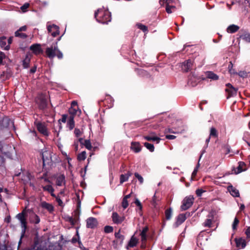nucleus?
Returning a JSON list of instances; mask_svg holds the SVG:
<instances>
[{"label":"nucleus","mask_w":250,"mask_h":250,"mask_svg":"<svg viewBox=\"0 0 250 250\" xmlns=\"http://www.w3.org/2000/svg\"><path fill=\"white\" fill-rule=\"evenodd\" d=\"M95 18L97 21L103 24H107L111 21V13L104 8H100L95 12Z\"/></svg>","instance_id":"f257e3e1"},{"label":"nucleus","mask_w":250,"mask_h":250,"mask_svg":"<svg viewBox=\"0 0 250 250\" xmlns=\"http://www.w3.org/2000/svg\"><path fill=\"white\" fill-rule=\"evenodd\" d=\"M62 122V117L58 121V125L54 127V141L57 144L58 146L62 151V146L61 142V136H60V133L62 130L61 122Z\"/></svg>","instance_id":"f03ea898"},{"label":"nucleus","mask_w":250,"mask_h":250,"mask_svg":"<svg viewBox=\"0 0 250 250\" xmlns=\"http://www.w3.org/2000/svg\"><path fill=\"white\" fill-rule=\"evenodd\" d=\"M26 216L27 213L26 209H24L21 212L18 213L16 216V218L20 221L21 223V226L22 229V235H24L26 229L27 228Z\"/></svg>","instance_id":"7ed1b4c3"},{"label":"nucleus","mask_w":250,"mask_h":250,"mask_svg":"<svg viewBox=\"0 0 250 250\" xmlns=\"http://www.w3.org/2000/svg\"><path fill=\"white\" fill-rule=\"evenodd\" d=\"M45 52L47 56L49 58H53L56 55L59 58H61L62 57L61 52L58 49V47L56 45L47 47Z\"/></svg>","instance_id":"20e7f679"},{"label":"nucleus","mask_w":250,"mask_h":250,"mask_svg":"<svg viewBox=\"0 0 250 250\" xmlns=\"http://www.w3.org/2000/svg\"><path fill=\"white\" fill-rule=\"evenodd\" d=\"M73 116L63 114V123H66V128L71 130L75 127V122Z\"/></svg>","instance_id":"39448f33"},{"label":"nucleus","mask_w":250,"mask_h":250,"mask_svg":"<svg viewBox=\"0 0 250 250\" xmlns=\"http://www.w3.org/2000/svg\"><path fill=\"white\" fill-rule=\"evenodd\" d=\"M39 108L41 109L45 110L47 108V100L45 96L42 94L39 95L36 100Z\"/></svg>","instance_id":"423d86ee"},{"label":"nucleus","mask_w":250,"mask_h":250,"mask_svg":"<svg viewBox=\"0 0 250 250\" xmlns=\"http://www.w3.org/2000/svg\"><path fill=\"white\" fill-rule=\"evenodd\" d=\"M193 200L192 197H186L182 201L181 209L183 211L189 208L192 205Z\"/></svg>","instance_id":"0eeeda50"},{"label":"nucleus","mask_w":250,"mask_h":250,"mask_svg":"<svg viewBox=\"0 0 250 250\" xmlns=\"http://www.w3.org/2000/svg\"><path fill=\"white\" fill-rule=\"evenodd\" d=\"M47 28L48 32L54 37H56L59 34V27L55 24H51L48 22L47 23Z\"/></svg>","instance_id":"6e6552de"},{"label":"nucleus","mask_w":250,"mask_h":250,"mask_svg":"<svg viewBox=\"0 0 250 250\" xmlns=\"http://www.w3.org/2000/svg\"><path fill=\"white\" fill-rule=\"evenodd\" d=\"M227 88L226 89V92L228 93V96L227 99L231 97L235 96L237 94V89L234 88L230 83H228L226 84Z\"/></svg>","instance_id":"1a4fd4ad"},{"label":"nucleus","mask_w":250,"mask_h":250,"mask_svg":"<svg viewBox=\"0 0 250 250\" xmlns=\"http://www.w3.org/2000/svg\"><path fill=\"white\" fill-rule=\"evenodd\" d=\"M97 220L94 217H89L86 220V227L87 228L94 229L98 226Z\"/></svg>","instance_id":"9d476101"},{"label":"nucleus","mask_w":250,"mask_h":250,"mask_svg":"<svg viewBox=\"0 0 250 250\" xmlns=\"http://www.w3.org/2000/svg\"><path fill=\"white\" fill-rule=\"evenodd\" d=\"M111 217L113 223L116 224H121L125 219V217L124 216H120L116 212H113L112 213Z\"/></svg>","instance_id":"9b49d317"},{"label":"nucleus","mask_w":250,"mask_h":250,"mask_svg":"<svg viewBox=\"0 0 250 250\" xmlns=\"http://www.w3.org/2000/svg\"><path fill=\"white\" fill-rule=\"evenodd\" d=\"M30 49L36 55L42 54L43 52V50L41 48V45L39 43H35L32 44L30 46Z\"/></svg>","instance_id":"f8f14e48"},{"label":"nucleus","mask_w":250,"mask_h":250,"mask_svg":"<svg viewBox=\"0 0 250 250\" xmlns=\"http://www.w3.org/2000/svg\"><path fill=\"white\" fill-rule=\"evenodd\" d=\"M38 131L44 136H48V132L47 128L44 124L38 122L36 124Z\"/></svg>","instance_id":"ddd939ff"},{"label":"nucleus","mask_w":250,"mask_h":250,"mask_svg":"<svg viewBox=\"0 0 250 250\" xmlns=\"http://www.w3.org/2000/svg\"><path fill=\"white\" fill-rule=\"evenodd\" d=\"M193 66V62L190 60H188L182 63L181 65L182 69L185 72H188Z\"/></svg>","instance_id":"4468645a"},{"label":"nucleus","mask_w":250,"mask_h":250,"mask_svg":"<svg viewBox=\"0 0 250 250\" xmlns=\"http://www.w3.org/2000/svg\"><path fill=\"white\" fill-rule=\"evenodd\" d=\"M78 229H79V227H77L76 228V235L72 238V239L71 240V242L73 244H75L77 242H78L79 246V248L81 249H83V248H82L83 245H82V243H81V242L80 241V236L79 234Z\"/></svg>","instance_id":"2eb2a0df"},{"label":"nucleus","mask_w":250,"mask_h":250,"mask_svg":"<svg viewBox=\"0 0 250 250\" xmlns=\"http://www.w3.org/2000/svg\"><path fill=\"white\" fill-rule=\"evenodd\" d=\"M236 245L237 248L239 249H244L246 246V242L245 239L243 238H235Z\"/></svg>","instance_id":"dca6fc26"},{"label":"nucleus","mask_w":250,"mask_h":250,"mask_svg":"<svg viewBox=\"0 0 250 250\" xmlns=\"http://www.w3.org/2000/svg\"><path fill=\"white\" fill-rule=\"evenodd\" d=\"M190 213L189 212H186V213H182L179 214L177 218L176 223L178 225L182 224L187 219V217L189 216Z\"/></svg>","instance_id":"f3484780"},{"label":"nucleus","mask_w":250,"mask_h":250,"mask_svg":"<svg viewBox=\"0 0 250 250\" xmlns=\"http://www.w3.org/2000/svg\"><path fill=\"white\" fill-rule=\"evenodd\" d=\"M130 148L135 153H138L141 150L142 147L138 142H132L131 143Z\"/></svg>","instance_id":"a211bd4d"},{"label":"nucleus","mask_w":250,"mask_h":250,"mask_svg":"<svg viewBox=\"0 0 250 250\" xmlns=\"http://www.w3.org/2000/svg\"><path fill=\"white\" fill-rule=\"evenodd\" d=\"M246 170L247 166L246 164L243 162H239L238 163V166L237 167V170H235L234 173L236 174H237Z\"/></svg>","instance_id":"6ab92c4d"},{"label":"nucleus","mask_w":250,"mask_h":250,"mask_svg":"<svg viewBox=\"0 0 250 250\" xmlns=\"http://www.w3.org/2000/svg\"><path fill=\"white\" fill-rule=\"evenodd\" d=\"M138 240L137 238H136L134 235H133L129 241L127 245L126 246V249H128L129 248H132L136 246L138 243Z\"/></svg>","instance_id":"aec40b11"},{"label":"nucleus","mask_w":250,"mask_h":250,"mask_svg":"<svg viewBox=\"0 0 250 250\" xmlns=\"http://www.w3.org/2000/svg\"><path fill=\"white\" fill-rule=\"evenodd\" d=\"M213 218V215L209 214L208 216V218L206 219L205 222L203 223V226L205 227L210 228L211 227Z\"/></svg>","instance_id":"412c9836"},{"label":"nucleus","mask_w":250,"mask_h":250,"mask_svg":"<svg viewBox=\"0 0 250 250\" xmlns=\"http://www.w3.org/2000/svg\"><path fill=\"white\" fill-rule=\"evenodd\" d=\"M63 220L65 222H68L70 223V226L68 227V229L73 227L77 222V221L75 219H74L72 217L68 216H65L64 217H63Z\"/></svg>","instance_id":"4be33fe9"},{"label":"nucleus","mask_w":250,"mask_h":250,"mask_svg":"<svg viewBox=\"0 0 250 250\" xmlns=\"http://www.w3.org/2000/svg\"><path fill=\"white\" fill-rule=\"evenodd\" d=\"M30 221L31 223L38 224L40 222V218L38 215L33 213L30 217Z\"/></svg>","instance_id":"5701e85b"},{"label":"nucleus","mask_w":250,"mask_h":250,"mask_svg":"<svg viewBox=\"0 0 250 250\" xmlns=\"http://www.w3.org/2000/svg\"><path fill=\"white\" fill-rule=\"evenodd\" d=\"M239 29V27L235 24H231L229 26L227 29L228 33H233L237 32Z\"/></svg>","instance_id":"b1692460"},{"label":"nucleus","mask_w":250,"mask_h":250,"mask_svg":"<svg viewBox=\"0 0 250 250\" xmlns=\"http://www.w3.org/2000/svg\"><path fill=\"white\" fill-rule=\"evenodd\" d=\"M228 190L232 196L234 197H238L239 196V191L232 186H229Z\"/></svg>","instance_id":"393cba45"},{"label":"nucleus","mask_w":250,"mask_h":250,"mask_svg":"<svg viewBox=\"0 0 250 250\" xmlns=\"http://www.w3.org/2000/svg\"><path fill=\"white\" fill-rule=\"evenodd\" d=\"M0 45L2 48H3L6 50L9 49V45L6 44V38L4 37L0 38Z\"/></svg>","instance_id":"a878e982"},{"label":"nucleus","mask_w":250,"mask_h":250,"mask_svg":"<svg viewBox=\"0 0 250 250\" xmlns=\"http://www.w3.org/2000/svg\"><path fill=\"white\" fill-rule=\"evenodd\" d=\"M41 206L42 208L46 209L49 212H52L54 209V208L51 204L47 203L45 202H42Z\"/></svg>","instance_id":"bb28decb"},{"label":"nucleus","mask_w":250,"mask_h":250,"mask_svg":"<svg viewBox=\"0 0 250 250\" xmlns=\"http://www.w3.org/2000/svg\"><path fill=\"white\" fill-rule=\"evenodd\" d=\"M207 78L212 80H217L219 77L212 71H208L206 73Z\"/></svg>","instance_id":"cd10ccee"},{"label":"nucleus","mask_w":250,"mask_h":250,"mask_svg":"<svg viewBox=\"0 0 250 250\" xmlns=\"http://www.w3.org/2000/svg\"><path fill=\"white\" fill-rule=\"evenodd\" d=\"M144 139L148 141H156L157 143H159L161 140L160 138L152 135L151 134L149 136H144Z\"/></svg>","instance_id":"c85d7f7f"},{"label":"nucleus","mask_w":250,"mask_h":250,"mask_svg":"<svg viewBox=\"0 0 250 250\" xmlns=\"http://www.w3.org/2000/svg\"><path fill=\"white\" fill-rule=\"evenodd\" d=\"M239 38L247 42L250 43V33L245 32L240 35Z\"/></svg>","instance_id":"c756f323"},{"label":"nucleus","mask_w":250,"mask_h":250,"mask_svg":"<svg viewBox=\"0 0 250 250\" xmlns=\"http://www.w3.org/2000/svg\"><path fill=\"white\" fill-rule=\"evenodd\" d=\"M141 239L142 241L141 247L142 248H145V247L144 246V243L146 242L147 240V235L146 233H144L141 232L140 233Z\"/></svg>","instance_id":"7c9ffc66"},{"label":"nucleus","mask_w":250,"mask_h":250,"mask_svg":"<svg viewBox=\"0 0 250 250\" xmlns=\"http://www.w3.org/2000/svg\"><path fill=\"white\" fill-rule=\"evenodd\" d=\"M30 58L28 56H26L22 61L23 67L24 68H27L29 66Z\"/></svg>","instance_id":"2f4dec72"},{"label":"nucleus","mask_w":250,"mask_h":250,"mask_svg":"<svg viewBox=\"0 0 250 250\" xmlns=\"http://www.w3.org/2000/svg\"><path fill=\"white\" fill-rule=\"evenodd\" d=\"M188 84L192 87L195 86L197 84L196 79L195 77H191L188 82Z\"/></svg>","instance_id":"473e14b6"},{"label":"nucleus","mask_w":250,"mask_h":250,"mask_svg":"<svg viewBox=\"0 0 250 250\" xmlns=\"http://www.w3.org/2000/svg\"><path fill=\"white\" fill-rule=\"evenodd\" d=\"M209 136L211 137H215V138L217 137V136H218L217 131L214 127H211L210 130Z\"/></svg>","instance_id":"72a5a7b5"},{"label":"nucleus","mask_w":250,"mask_h":250,"mask_svg":"<svg viewBox=\"0 0 250 250\" xmlns=\"http://www.w3.org/2000/svg\"><path fill=\"white\" fill-rule=\"evenodd\" d=\"M166 218L167 220H170L172 216V209L169 208L165 211Z\"/></svg>","instance_id":"f704fd0d"},{"label":"nucleus","mask_w":250,"mask_h":250,"mask_svg":"<svg viewBox=\"0 0 250 250\" xmlns=\"http://www.w3.org/2000/svg\"><path fill=\"white\" fill-rule=\"evenodd\" d=\"M15 35L16 37L21 38V39H25L27 37V35L25 33H21L19 31H17L15 33Z\"/></svg>","instance_id":"c9c22d12"},{"label":"nucleus","mask_w":250,"mask_h":250,"mask_svg":"<svg viewBox=\"0 0 250 250\" xmlns=\"http://www.w3.org/2000/svg\"><path fill=\"white\" fill-rule=\"evenodd\" d=\"M86 158V152L85 151H83L79 153L77 156V159L79 161L84 160Z\"/></svg>","instance_id":"e433bc0d"},{"label":"nucleus","mask_w":250,"mask_h":250,"mask_svg":"<svg viewBox=\"0 0 250 250\" xmlns=\"http://www.w3.org/2000/svg\"><path fill=\"white\" fill-rule=\"evenodd\" d=\"M78 108H75V107H73L70 106L68 109L69 113L70 114L69 116H73L74 117L77 113V111Z\"/></svg>","instance_id":"4c0bfd02"},{"label":"nucleus","mask_w":250,"mask_h":250,"mask_svg":"<svg viewBox=\"0 0 250 250\" xmlns=\"http://www.w3.org/2000/svg\"><path fill=\"white\" fill-rule=\"evenodd\" d=\"M144 146L146 147V148L148 149L150 152H153L154 150V146L153 145L148 143H145Z\"/></svg>","instance_id":"58836bf2"},{"label":"nucleus","mask_w":250,"mask_h":250,"mask_svg":"<svg viewBox=\"0 0 250 250\" xmlns=\"http://www.w3.org/2000/svg\"><path fill=\"white\" fill-rule=\"evenodd\" d=\"M136 26L139 28L140 30H142L144 32H146L147 31V27L146 26L142 24L141 23H137L136 24Z\"/></svg>","instance_id":"ea45409f"},{"label":"nucleus","mask_w":250,"mask_h":250,"mask_svg":"<svg viewBox=\"0 0 250 250\" xmlns=\"http://www.w3.org/2000/svg\"><path fill=\"white\" fill-rule=\"evenodd\" d=\"M83 145L85 147L89 150H90L92 148L90 141L89 140H85Z\"/></svg>","instance_id":"a19ab883"},{"label":"nucleus","mask_w":250,"mask_h":250,"mask_svg":"<svg viewBox=\"0 0 250 250\" xmlns=\"http://www.w3.org/2000/svg\"><path fill=\"white\" fill-rule=\"evenodd\" d=\"M128 178L127 177V176H126L125 174H121L120 175V184H122L124 182H126L128 180Z\"/></svg>","instance_id":"79ce46f5"},{"label":"nucleus","mask_w":250,"mask_h":250,"mask_svg":"<svg viewBox=\"0 0 250 250\" xmlns=\"http://www.w3.org/2000/svg\"><path fill=\"white\" fill-rule=\"evenodd\" d=\"M239 222V221L237 217H235L234 219V221H233V224L232 225V228L233 230H234L236 229L237 226L238 225Z\"/></svg>","instance_id":"37998d69"},{"label":"nucleus","mask_w":250,"mask_h":250,"mask_svg":"<svg viewBox=\"0 0 250 250\" xmlns=\"http://www.w3.org/2000/svg\"><path fill=\"white\" fill-rule=\"evenodd\" d=\"M104 231L105 233H110L113 231V228L110 226H106L104 228Z\"/></svg>","instance_id":"c03bdc74"},{"label":"nucleus","mask_w":250,"mask_h":250,"mask_svg":"<svg viewBox=\"0 0 250 250\" xmlns=\"http://www.w3.org/2000/svg\"><path fill=\"white\" fill-rule=\"evenodd\" d=\"M239 77L241 78H246L248 76V73L245 71H240L238 73H237V74Z\"/></svg>","instance_id":"a18cd8bd"},{"label":"nucleus","mask_w":250,"mask_h":250,"mask_svg":"<svg viewBox=\"0 0 250 250\" xmlns=\"http://www.w3.org/2000/svg\"><path fill=\"white\" fill-rule=\"evenodd\" d=\"M175 9V6H174L168 5V6H166V10L168 14H170L172 12V9Z\"/></svg>","instance_id":"49530a36"},{"label":"nucleus","mask_w":250,"mask_h":250,"mask_svg":"<svg viewBox=\"0 0 250 250\" xmlns=\"http://www.w3.org/2000/svg\"><path fill=\"white\" fill-rule=\"evenodd\" d=\"M115 236L116 238L120 239L121 241H123L124 239V237L120 233V231L119 230L118 232H116L115 233Z\"/></svg>","instance_id":"de8ad7c7"},{"label":"nucleus","mask_w":250,"mask_h":250,"mask_svg":"<svg viewBox=\"0 0 250 250\" xmlns=\"http://www.w3.org/2000/svg\"><path fill=\"white\" fill-rule=\"evenodd\" d=\"M206 191L205 190H203L202 188H198L196 190V194L197 196L200 197L202 196V194Z\"/></svg>","instance_id":"09e8293b"},{"label":"nucleus","mask_w":250,"mask_h":250,"mask_svg":"<svg viewBox=\"0 0 250 250\" xmlns=\"http://www.w3.org/2000/svg\"><path fill=\"white\" fill-rule=\"evenodd\" d=\"M134 175L136 178H137L140 182V184H142L144 182L143 178L139 173L136 172L134 173Z\"/></svg>","instance_id":"8fccbe9b"},{"label":"nucleus","mask_w":250,"mask_h":250,"mask_svg":"<svg viewBox=\"0 0 250 250\" xmlns=\"http://www.w3.org/2000/svg\"><path fill=\"white\" fill-rule=\"evenodd\" d=\"M29 6V4L28 3H25L21 7V9L23 12H25Z\"/></svg>","instance_id":"3c124183"},{"label":"nucleus","mask_w":250,"mask_h":250,"mask_svg":"<svg viewBox=\"0 0 250 250\" xmlns=\"http://www.w3.org/2000/svg\"><path fill=\"white\" fill-rule=\"evenodd\" d=\"M43 189L45 190L48 191L49 192L52 193V195H53L52 192L53 191V189L51 186L47 185L43 187Z\"/></svg>","instance_id":"603ef678"},{"label":"nucleus","mask_w":250,"mask_h":250,"mask_svg":"<svg viewBox=\"0 0 250 250\" xmlns=\"http://www.w3.org/2000/svg\"><path fill=\"white\" fill-rule=\"evenodd\" d=\"M205 233V231H201L199 234L198 235V236H197V244H198L200 241H201V240H202L203 239V234L204 233Z\"/></svg>","instance_id":"864d4df0"},{"label":"nucleus","mask_w":250,"mask_h":250,"mask_svg":"<svg viewBox=\"0 0 250 250\" xmlns=\"http://www.w3.org/2000/svg\"><path fill=\"white\" fill-rule=\"evenodd\" d=\"M134 203L136 204V205L139 207V209L140 210H142V206L141 203L140 202V201L139 200V199L138 198L135 199Z\"/></svg>","instance_id":"5fc2aeb1"},{"label":"nucleus","mask_w":250,"mask_h":250,"mask_svg":"<svg viewBox=\"0 0 250 250\" xmlns=\"http://www.w3.org/2000/svg\"><path fill=\"white\" fill-rule=\"evenodd\" d=\"M122 206L124 209H125L128 206L127 200L123 199L122 202Z\"/></svg>","instance_id":"6e6d98bb"},{"label":"nucleus","mask_w":250,"mask_h":250,"mask_svg":"<svg viewBox=\"0 0 250 250\" xmlns=\"http://www.w3.org/2000/svg\"><path fill=\"white\" fill-rule=\"evenodd\" d=\"M74 134L76 137H79L81 136L82 134V132L79 128H75L74 130Z\"/></svg>","instance_id":"4d7b16f0"},{"label":"nucleus","mask_w":250,"mask_h":250,"mask_svg":"<svg viewBox=\"0 0 250 250\" xmlns=\"http://www.w3.org/2000/svg\"><path fill=\"white\" fill-rule=\"evenodd\" d=\"M62 183V178L61 176H60L56 180V184L58 186H61Z\"/></svg>","instance_id":"13d9d810"},{"label":"nucleus","mask_w":250,"mask_h":250,"mask_svg":"<svg viewBox=\"0 0 250 250\" xmlns=\"http://www.w3.org/2000/svg\"><path fill=\"white\" fill-rule=\"evenodd\" d=\"M199 167V163H198V165L195 167L193 171L192 172V177H194V176H196V175L197 174V171H198V169Z\"/></svg>","instance_id":"bf43d9fd"},{"label":"nucleus","mask_w":250,"mask_h":250,"mask_svg":"<svg viewBox=\"0 0 250 250\" xmlns=\"http://www.w3.org/2000/svg\"><path fill=\"white\" fill-rule=\"evenodd\" d=\"M5 58V54L2 52H0V64H1L2 63V61Z\"/></svg>","instance_id":"052dcab7"},{"label":"nucleus","mask_w":250,"mask_h":250,"mask_svg":"<svg viewBox=\"0 0 250 250\" xmlns=\"http://www.w3.org/2000/svg\"><path fill=\"white\" fill-rule=\"evenodd\" d=\"M71 106L75 108H78L77 102L76 101H72L71 104Z\"/></svg>","instance_id":"680f3d73"},{"label":"nucleus","mask_w":250,"mask_h":250,"mask_svg":"<svg viewBox=\"0 0 250 250\" xmlns=\"http://www.w3.org/2000/svg\"><path fill=\"white\" fill-rule=\"evenodd\" d=\"M245 234L247 238H250V227H248L246 230Z\"/></svg>","instance_id":"e2e57ef3"},{"label":"nucleus","mask_w":250,"mask_h":250,"mask_svg":"<svg viewBox=\"0 0 250 250\" xmlns=\"http://www.w3.org/2000/svg\"><path fill=\"white\" fill-rule=\"evenodd\" d=\"M166 138L168 140H173L176 138V136L173 135H167Z\"/></svg>","instance_id":"0e129e2a"},{"label":"nucleus","mask_w":250,"mask_h":250,"mask_svg":"<svg viewBox=\"0 0 250 250\" xmlns=\"http://www.w3.org/2000/svg\"><path fill=\"white\" fill-rule=\"evenodd\" d=\"M27 29V26L26 25L20 27L17 31H19L20 32L25 31Z\"/></svg>","instance_id":"69168bd1"},{"label":"nucleus","mask_w":250,"mask_h":250,"mask_svg":"<svg viewBox=\"0 0 250 250\" xmlns=\"http://www.w3.org/2000/svg\"><path fill=\"white\" fill-rule=\"evenodd\" d=\"M22 180H24L25 182H27L28 181H30L29 175L28 174L25 176L24 179H22Z\"/></svg>","instance_id":"338daca9"},{"label":"nucleus","mask_w":250,"mask_h":250,"mask_svg":"<svg viewBox=\"0 0 250 250\" xmlns=\"http://www.w3.org/2000/svg\"><path fill=\"white\" fill-rule=\"evenodd\" d=\"M229 72L231 75L232 74H233V75L237 74V72L233 68L232 70H230V71H229Z\"/></svg>","instance_id":"774afa93"}]
</instances>
